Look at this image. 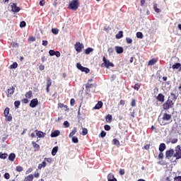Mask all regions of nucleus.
<instances>
[{
  "mask_svg": "<svg viewBox=\"0 0 181 181\" xmlns=\"http://www.w3.org/2000/svg\"><path fill=\"white\" fill-rule=\"evenodd\" d=\"M177 100V97L173 93H170V97H168V100L163 105V110H170V108H173V105H175V101Z\"/></svg>",
  "mask_w": 181,
  "mask_h": 181,
  "instance_id": "obj_1",
  "label": "nucleus"
},
{
  "mask_svg": "<svg viewBox=\"0 0 181 181\" xmlns=\"http://www.w3.org/2000/svg\"><path fill=\"white\" fill-rule=\"evenodd\" d=\"M172 122V115L169 113H163V117L158 119V123L160 125H168Z\"/></svg>",
  "mask_w": 181,
  "mask_h": 181,
  "instance_id": "obj_2",
  "label": "nucleus"
},
{
  "mask_svg": "<svg viewBox=\"0 0 181 181\" xmlns=\"http://www.w3.org/2000/svg\"><path fill=\"white\" fill-rule=\"evenodd\" d=\"M80 5V2L78 0H72L69 5V8L72 11H77L78 9V6Z\"/></svg>",
  "mask_w": 181,
  "mask_h": 181,
  "instance_id": "obj_3",
  "label": "nucleus"
},
{
  "mask_svg": "<svg viewBox=\"0 0 181 181\" xmlns=\"http://www.w3.org/2000/svg\"><path fill=\"white\" fill-rule=\"evenodd\" d=\"M103 63L101 64V67H105L106 69H110V67H114V64L110 60L107 59L105 57H103Z\"/></svg>",
  "mask_w": 181,
  "mask_h": 181,
  "instance_id": "obj_4",
  "label": "nucleus"
},
{
  "mask_svg": "<svg viewBox=\"0 0 181 181\" xmlns=\"http://www.w3.org/2000/svg\"><path fill=\"white\" fill-rule=\"evenodd\" d=\"M174 153V158H175L176 160L181 159V147L180 145L177 146L175 148Z\"/></svg>",
  "mask_w": 181,
  "mask_h": 181,
  "instance_id": "obj_5",
  "label": "nucleus"
},
{
  "mask_svg": "<svg viewBox=\"0 0 181 181\" xmlns=\"http://www.w3.org/2000/svg\"><path fill=\"white\" fill-rule=\"evenodd\" d=\"M74 49L77 53H81V51L84 49V45L80 42H76L74 45Z\"/></svg>",
  "mask_w": 181,
  "mask_h": 181,
  "instance_id": "obj_6",
  "label": "nucleus"
},
{
  "mask_svg": "<svg viewBox=\"0 0 181 181\" xmlns=\"http://www.w3.org/2000/svg\"><path fill=\"white\" fill-rule=\"evenodd\" d=\"M175 155V150L173 148H170L165 151V158L166 159H170L173 156L174 157Z\"/></svg>",
  "mask_w": 181,
  "mask_h": 181,
  "instance_id": "obj_7",
  "label": "nucleus"
},
{
  "mask_svg": "<svg viewBox=\"0 0 181 181\" xmlns=\"http://www.w3.org/2000/svg\"><path fill=\"white\" fill-rule=\"evenodd\" d=\"M91 81H93V78L89 79L88 83L86 84V88L87 90H88L90 88H93V87H95V88L97 87V83H90Z\"/></svg>",
  "mask_w": 181,
  "mask_h": 181,
  "instance_id": "obj_8",
  "label": "nucleus"
},
{
  "mask_svg": "<svg viewBox=\"0 0 181 181\" xmlns=\"http://www.w3.org/2000/svg\"><path fill=\"white\" fill-rule=\"evenodd\" d=\"M58 108L63 109L64 111H65L66 112H69L70 111V108H69V106L64 105L63 103H59Z\"/></svg>",
  "mask_w": 181,
  "mask_h": 181,
  "instance_id": "obj_9",
  "label": "nucleus"
},
{
  "mask_svg": "<svg viewBox=\"0 0 181 181\" xmlns=\"http://www.w3.org/2000/svg\"><path fill=\"white\" fill-rule=\"evenodd\" d=\"M52 86V78L50 77L47 78V93H50V86Z\"/></svg>",
  "mask_w": 181,
  "mask_h": 181,
  "instance_id": "obj_10",
  "label": "nucleus"
},
{
  "mask_svg": "<svg viewBox=\"0 0 181 181\" xmlns=\"http://www.w3.org/2000/svg\"><path fill=\"white\" fill-rule=\"evenodd\" d=\"M39 104V100L37 98L33 99L30 103V107L31 108H35Z\"/></svg>",
  "mask_w": 181,
  "mask_h": 181,
  "instance_id": "obj_11",
  "label": "nucleus"
},
{
  "mask_svg": "<svg viewBox=\"0 0 181 181\" xmlns=\"http://www.w3.org/2000/svg\"><path fill=\"white\" fill-rule=\"evenodd\" d=\"M13 93H15V87L11 86L7 90V97H12Z\"/></svg>",
  "mask_w": 181,
  "mask_h": 181,
  "instance_id": "obj_12",
  "label": "nucleus"
},
{
  "mask_svg": "<svg viewBox=\"0 0 181 181\" xmlns=\"http://www.w3.org/2000/svg\"><path fill=\"white\" fill-rule=\"evenodd\" d=\"M32 145L34 148V152H37V151H40V145L37 144L35 141H32Z\"/></svg>",
  "mask_w": 181,
  "mask_h": 181,
  "instance_id": "obj_13",
  "label": "nucleus"
},
{
  "mask_svg": "<svg viewBox=\"0 0 181 181\" xmlns=\"http://www.w3.org/2000/svg\"><path fill=\"white\" fill-rule=\"evenodd\" d=\"M11 11H12L13 12L18 13V12H19V11H21V8L18 7V6H16V4L13 3V4L11 5Z\"/></svg>",
  "mask_w": 181,
  "mask_h": 181,
  "instance_id": "obj_14",
  "label": "nucleus"
},
{
  "mask_svg": "<svg viewBox=\"0 0 181 181\" xmlns=\"http://www.w3.org/2000/svg\"><path fill=\"white\" fill-rule=\"evenodd\" d=\"M35 133L38 138H45L46 133H43L42 131L35 130Z\"/></svg>",
  "mask_w": 181,
  "mask_h": 181,
  "instance_id": "obj_15",
  "label": "nucleus"
},
{
  "mask_svg": "<svg viewBox=\"0 0 181 181\" xmlns=\"http://www.w3.org/2000/svg\"><path fill=\"white\" fill-rule=\"evenodd\" d=\"M115 49L117 54H121L122 53H124V48L122 47L116 46Z\"/></svg>",
  "mask_w": 181,
  "mask_h": 181,
  "instance_id": "obj_16",
  "label": "nucleus"
},
{
  "mask_svg": "<svg viewBox=\"0 0 181 181\" xmlns=\"http://www.w3.org/2000/svg\"><path fill=\"white\" fill-rule=\"evenodd\" d=\"M59 135H60V131L55 130L51 133L50 136L51 138H56L57 136H59Z\"/></svg>",
  "mask_w": 181,
  "mask_h": 181,
  "instance_id": "obj_17",
  "label": "nucleus"
},
{
  "mask_svg": "<svg viewBox=\"0 0 181 181\" xmlns=\"http://www.w3.org/2000/svg\"><path fill=\"white\" fill-rule=\"evenodd\" d=\"M158 101H160V103H163L165 101V95L162 93H159L156 98Z\"/></svg>",
  "mask_w": 181,
  "mask_h": 181,
  "instance_id": "obj_18",
  "label": "nucleus"
},
{
  "mask_svg": "<svg viewBox=\"0 0 181 181\" xmlns=\"http://www.w3.org/2000/svg\"><path fill=\"white\" fill-rule=\"evenodd\" d=\"M158 62V59L153 58L148 61V66H153V64H156Z\"/></svg>",
  "mask_w": 181,
  "mask_h": 181,
  "instance_id": "obj_19",
  "label": "nucleus"
},
{
  "mask_svg": "<svg viewBox=\"0 0 181 181\" xmlns=\"http://www.w3.org/2000/svg\"><path fill=\"white\" fill-rule=\"evenodd\" d=\"M107 181H117V178L112 174H109L107 175Z\"/></svg>",
  "mask_w": 181,
  "mask_h": 181,
  "instance_id": "obj_20",
  "label": "nucleus"
},
{
  "mask_svg": "<svg viewBox=\"0 0 181 181\" xmlns=\"http://www.w3.org/2000/svg\"><path fill=\"white\" fill-rule=\"evenodd\" d=\"M159 151L160 152H163V151H165V149H166V144H165V143H161L159 145Z\"/></svg>",
  "mask_w": 181,
  "mask_h": 181,
  "instance_id": "obj_21",
  "label": "nucleus"
},
{
  "mask_svg": "<svg viewBox=\"0 0 181 181\" xmlns=\"http://www.w3.org/2000/svg\"><path fill=\"white\" fill-rule=\"evenodd\" d=\"M16 158V155L14 153H11L8 156V159L11 160V162H13Z\"/></svg>",
  "mask_w": 181,
  "mask_h": 181,
  "instance_id": "obj_22",
  "label": "nucleus"
},
{
  "mask_svg": "<svg viewBox=\"0 0 181 181\" xmlns=\"http://www.w3.org/2000/svg\"><path fill=\"white\" fill-rule=\"evenodd\" d=\"M5 117V120L7 122H11V121H12V115L11 114H8V115H4Z\"/></svg>",
  "mask_w": 181,
  "mask_h": 181,
  "instance_id": "obj_23",
  "label": "nucleus"
},
{
  "mask_svg": "<svg viewBox=\"0 0 181 181\" xmlns=\"http://www.w3.org/2000/svg\"><path fill=\"white\" fill-rule=\"evenodd\" d=\"M103 102L98 101V103L95 106V110H100V108L103 107Z\"/></svg>",
  "mask_w": 181,
  "mask_h": 181,
  "instance_id": "obj_24",
  "label": "nucleus"
},
{
  "mask_svg": "<svg viewBox=\"0 0 181 181\" xmlns=\"http://www.w3.org/2000/svg\"><path fill=\"white\" fill-rule=\"evenodd\" d=\"M33 93L32 90H29L28 92L25 93V96L26 98H32Z\"/></svg>",
  "mask_w": 181,
  "mask_h": 181,
  "instance_id": "obj_25",
  "label": "nucleus"
},
{
  "mask_svg": "<svg viewBox=\"0 0 181 181\" xmlns=\"http://www.w3.org/2000/svg\"><path fill=\"white\" fill-rule=\"evenodd\" d=\"M76 132H77V127H74L72 132L69 134V137L71 138V136H74V135H76Z\"/></svg>",
  "mask_w": 181,
  "mask_h": 181,
  "instance_id": "obj_26",
  "label": "nucleus"
},
{
  "mask_svg": "<svg viewBox=\"0 0 181 181\" xmlns=\"http://www.w3.org/2000/svg\"><path fill=\"white\" fill-rule=\"evenodd\" d=\"M57 151H59V147L58 146H55L52 148V156H54L56 155V153H57Z\"/></svg>",
  "mask_w": 181,
  "mask_h": 181,
  "instance_id": "obj_27",
  "label": "nucleus"
},
{
  "mask_svg": "<svg viewBox=\"0 0 181 181\" xmlns=\"http://www.w3.org/2000/svg\"><path fill=\"white\" fill-rule=\"evenodd\" d=\"M124 37V32L119 31L117 35H116V39H121L122 37Z\"/></svg>",
  "mask_w": 181,
  "mask_h": 181,
  "instance_id": "obj_28",
  "label": "nucleus"
},
{
  "mask_svg": "<svg viewBox=\"0 0 181 181\" xmlns=\"http://www.w3.org/2000/svg\"><path fill=\"white\" fill-rule=\"evenodd\" d=\"M93 51H94V49H93L91 47H88L87 49H85V54H90V53H91Z\"/></svg>",
  "mask_w": 181,
  "mask_h": 181,
  "instance_id": "obj_29",
  "label": "nucleus"
},
{
  "mask_svg": "<svg viewBox=\"0 0 181 181\" xmlns=\"http://www.w3.org/2000/svg\"><path fill=\"white\" fill-rule=\"evenodd\" d=\"M153 9L156 13H159L160 12V9L158 8V4L156 3L153 4Z\"/></svg>",
  "mask_w": 181,
  "mask_h": 181,
  "instance_id": "obj_30",
  "label": "nucleus"
},
{
  "mask_svg": "<svg viewBox=\"0 0 181 181\" xmlns=\"http://www.w3.org/2000/svg\"><path fill=\"white\" fill-rule=\"evenodd\" d=\"M105 119L107 122H111V121H112V115H107L105 117Z\"/></svg>",
  "mask_w": 181,
  "mask_h": 181,
  "instance_id": "obj_31",
  "label": "nucleus"
},
{
  "mask_svg": "<svg viewBox=\"0 0 181 181\" xmlns=\"http://www.w3.org/2000/svg\"><path fill=\"white\" fill-rule=\"evenodd\" d=\"M141 88V83H137L134 85V89L136 91H139V89Z\"/></svg>",
  "mask_w": 181,
  "mask_h": 181,
  "instance_id": "obj_32",
  "label": "nucleus"
},
{
  "mask_svg": "<svg viewBox=\"0 0 181 181\" xmlns=\"http://www.w3.org/2000/svg\"><path fill=\"white\" fill-rule=\"evenodd\" d=\"M46 161H42V163L38 165V169H42V168H46Z\"/></svg>",
  "mask_w": 181,
  "mask_h": 181,
  "instance_id": "obj_33",
  "label": "nucleus"
},
{
  "mask_svg": "<svg viewBox=\"0 0 181 181\" xmlns=\"http://www.w3.org/2000/svg\"><path fill=\"white\" fill-rule=\"evenodd\" d=\"M136 37L138 39H144V34L141 32L136 33Z\"/></svg>",
  "mask_w": 181,
  "mask_h": 181,
  "instance_id": "obj_34",
  "label": "nucleus"
},
{
  "mask_svg": "<svg viewBox=\"0 0 181 181\" xmlns=\"http://www.w3.org/2000/svg\"><path fill=\"white\" fill-rule=\"evenodd\" d=\"M20 105H21V101L16 100L14 102V107H15V108H16V109L19 108Z\"/></svg>",
  "mask_w": 181,
  "mask_h": 181,
  "instance_id": "obj_35",
  "label": "nucleus"
},
{
  "mask_svg": "<svg viewBox=\"0 0 181 181\" xmlns=\"http://www.w3.org/2000/svg\"><path fill=\"white\" fill-rule=\"evenodd\" d=\"M8 158V153H0V159H6Z\"/></svg>",
  "mask_w": 181,
  "mask_h": 181,
  "instance_id": "obj_36",
  "label": "nucleus"
},
{
  "mask_svg": "<svg viewBox=\"0 0 181 181\" xmlns=\"http://www.w3.org/2000/svg\"><path fill=\"white\" fill-rule=\"evenodd\" d=\"M88 134V129L87 128H82V135L86 136Z\"/></svg>",
  "mask_w": 181,
  "mask_h": 181,
  "instance_id": "obj_37",
  "label": "nucleus"
},
{
  "mask_svg": "<svg viewBox=\"0 0 181 181\" xmlns=\"http://www.w3.org/2000/svg\"><path fill=\"white\" fill-rule=\"evenodd\" d=\"M112 144L113 145H117V146H119V141H118V139H114L112 140Z\"/></svg>",
  "mask_w": 181,
  "mask_h": 181,
  "instance_id": "obj_38",
  "label": "nucleus"
},
{
  "mask_svg": "<svg viewBox=\"0 0 181 181\" xmlns=\"http://www.w3.org/2000/svg\"><path fill=\"white\" fill-rule=\"evenodd\" d=\"M130 105L131 107H136V100L132 99Z\"/></svg>",
  "mask_w": 181,
  "mask_h": 181,
  "instance_id": "obj_39",
  "label": "nucleus"
},
{
  "mask_svg": "<svg viewBox=\"0 0 181 181\" xmlns=\"http://www.w3.org/2000/svg\"><path fill=\"white\" fill-rule=\"evenodd\" d=\"M11 110V109H9V107H6L4 112V115H9V111Z\"/></svg>",
  "mask_w": 181,
  "mask_h": 181,
  "instance_id": "obj_40",
  "label": "nucleus"
},
{
  "mask_svg": "<svg viewBox=\"0 0 181 181\" xmlns=\"http://www.w3.org/2000/svg\"><path fill=\"white\" fill-rule=\"evenodd\" d=\"M52 32L54 35H59V29L52 28Z\"/></svg>",
  "mask_w": 181,
  "mask_h": 181,
  "instance_id": "obj_41",
  "label": "nucleus"
},
{
  "mask_svg": "<svg viewBox=\"0 0 181 181\" xmlns=\"http://www.w3.org/2000/svg\"><path fill=\"white\" fill-rule=\"evenodd\" d=\"M16 170L17 172H23V168L21 165H18L16 168Z\"/></svg>",
  "mask_w": 181,
  "mask_h": 181,
  "instance_id": "obj_42",
  "label": "nucleus"
},
{
  "mask_svg": "<svg viewBox=\"0 0 181 181\" xmlns=\"http://www.w3.org/2000/svg\"><path fill=\"white\" fill-rule=\"evenodd\" d=\"M72 142H74V144H78V138H77V136H73Z\"/></svg>",
  "mask_w": 181,
  "mask_h": 181,
  "instance_id": "obj_43",
  "label": "nucleus"
},
{
  "mask_svg": "<svg viewBox=\"0 0 181 181\" xmlns=\"http://www.w3.org/2000/svg\"><path fill=\"white\" fill-rule=\"evenodd\" d=\"M18 68V63L13 62V64L10 66V69H17Z\"/></svg>",
  "mask_w": 181,
  "mask_h": 181,
  "instance_id": "obj_44",
  "label": "nucleus"
},
{
  "mask_svg": "<svg viewBox=\"0 0 181 181\" xmlns=\"http://www.w3.org/2000/svg\"><path fill=\"white\" fill-rule=\"evenodd\" d=\"M64 128H69L70 127V123L69 122V121H64Z\"/></svg>",
  "mask_w": 181,
  "mask_h": 181,
  "instance_id": "obj_45",
  "label": "nucleus"
},
{
  "mask_svg": "<svg viewBox=\"0 0 181 181\" xmlns=\"http://www.w3.org/2000/svg\"><path fill=\"white\" fill-rule=\"evenodd\" d=\"M81 71H83L84 73H86V74H88V73L90 71V69L88 68L83 67Z\"/></svg>",
  "mask_w": 181,
  "mask_h": 181,
  "instance_id": "obj_46",
  "label": "nucleus"
},
{
  "mask_svg": "<svg viewBox=\"0 0 181 181\" xmlns=\"http://www.w3.org/2000/svg\"><path fill=\"white\" fill-rule=\"evenodd\" d=\"M76 104V100H74V98H71L70 100V105H71V107L74 106V105Z\"/></svg>",
  "mask_w": 181,
  "mask_h": 181,
  "instance_id": "obj_47",
  "label": "nucleus"
},
{
  "mask_svg": "<svg viewBox=\"0 0 181 181\" xmlns=\"http://www.w3.org/2000/svg\"><path fill=\"white\" fill-rule=\"evenodd\" d=\"M119 175H121V176L125 175V170L122 169V168H120L119 170Z\"/></svg>",
  "mask_w": 181,
  "mask_h": 181,
  "instance_id": "obj_48",
  "label": "nucleus"
},
{
  "mask_svg": "<svg viewBox=\"0 0 181 181\" xmlns=\"http://www.w3.org/2000/svg\"><path fill=\"white\" fill-rule=\"evenodd\" d=\"M76 67H77V69H78V70H81V71L82 70V69L84 68V66H81V64H80V63L76 64Z\"/></svg>",
  "mask_w": 181,
  "mask_h": 181,
  "instance_id": "obj_49",
  "label": "nucleus"
},
{
  "mask_svg": "<svg viewBox=\"0 0 181 181\" xmlns=\"http://www.w3.org/2000/svg\"><path fill=\"white\" fill-rule=\"evenodd\" d=\"M11 177V175H9V173H6L4 174V179H6V180H8V179H10Z\"/></svg>",
  "mask_w": 181,
  "mask_h": 181,
  "instance_id": "obj_50",
  "label": "nucleus"
},
{
  "mask_svg": "<svg viewBox=\"0 0 181 181\" xmlns=\"http://www.w3.org/2000/svg\"><path fill=\"white\" fill-rule=\"evenodd\" d=\"M107 52L109 53V54H112V53H114V48L112 47L108 48Z\"/></svg>",
  "mask_w": 181,
  "mask_h": 181,
  "instance_id": "obj_51",
  "label": "nucleus"
},
{
  "mask_svg": "<svg viewBox=\"0 0 181 181\" xmlns=\"http://www.w3.org/2000/svg\"><path fill=\"white\" fill-rule=\"evenodd\" d=\"M104 129H105V131H110V130L111 129V127H110V125H108V124H105V125L104 126Z\"/></svg>",
  "mask_w": 181,
  "mask_h": 181,
  "instance_id": "obj_52",
  "label": "nucleus"
},
{
  "mask_svg": "<svg viewBox=\"0 0 181 181\" xmlns=\"http://www.w3.org/2000/svg\"><path fill=\"white\" fill-rule=\"evenodd\" d=\"M25 26H26V22L25 21H21L20 23V28H25Z\"/></svg>",
  "mask_w": 181,
  "mask_h": 181,
  "instance_id": "obj_53",
  "label": "nucleus"
},
{
  "mask_svg": "<svg viewBox=\"0 0 181 181\" xmlns=\"http://www.w3.org/2000/svg\"><path fill=\"white\" fill-rule=\"evenodd\" d=\"M28 40H29V42H35L36 38L33 36H30V37H29Z\"/></svg>",
  "mask_w": 181,
  "mask_h": 181,
  "instance_id": "obj_54",
  "label": "nucleus"
},
{
  "mask_svg": "<svg viewBox=\"0 0 181 181\" xmlns=\"http://www.w3.org/2000/svg\"><path fill=\"white\" fill-rule=\"evenodd\" d=\"M126 42L128 45H131V43H132V40L129 37H127L126 38Z\"/></svg>",
  "mask_w": 181,
  "mask_h": 181,
  "instance_id": "obj_55",
  "label": "nucleus"
},
{
  "mask_svg": "<svg viewBox=\"0 0 181 181\" xmlns=\"http://www.w3.org/2000/svg\"><path fill=\"white\" fill-rule=\"evenodd\" d=\"M100 136H101V138H105V136L107 135V132H104V131H102L101 132H100Z\"/></svg>",
  "mask_w": 181,
  "mask_h": 181,
  "instance_id": "obj_56",
  "label": "nucleus"
},
{
  "mask_svg": "<svg viewBox=\"0 0 181 181\" xmlns=\"http://www.w3.org/2000/svg\"><path fill=\"white\" fill-rule=\"evenodd\" d=\"M163 151H160V153L158 154V158L163 159Z\"/></svg>",
  "mask_w": 181,
  "mask_h": 181,
  "instance_id": "obj_57",
  "label": "nucleus"
},
{
  "mask_svg": "<svg viewBox=\"0 0 181 181\" xmlns=\"http://www.w3.org/2000/svg\"><path fill=\"white\" fill-rule=\"evenodd\" d=\"M55 52H56L54 50L51 49V50L49 51V56H54Z\"/></svg>",
  "mask_w": 181,
  "mask_h": 181,
  "instance_id": "obj_58",
  "label": "nucleus"
},
{
  "mask_svg": "<svg viewBox=\"0 0 181 181\" xmlns=\"http://www.w3.org/2000/svg\"><path fill=\"white\" fill-rule=\"evenodd\" d=\"M22 103H23V104H28V103H29V100H28V98L22 99Z\"/></svg>",
  "mask_w": 181,
  "mask_h": 181,
  "instance_id": "obj_59",
  "label": "nucleus"
},
{
  "mask_svg": "<svg viewBox=\"0 0 181 181\" xmlns=\"http://www.w3.org/2000/svg\"><path fill=\"white\" fill-rule=\"evenodd\" d=\"M174 181H181V176H176L174 177Z\"/></svg>",
  "mask_w": 181,
  "mask_h": 181,
  "instance_id": "obj_60",
  "label": "nucleus"
},
{
  "mask_svg": "<svg viewBox=\"0 0 181 181\" xmlns=\"http://www.w3.org/2000/svg\"><path fill=\"white\" fill-rule=\"evenodd\" d=\"M130 117H132V118H135V110L130 112Z\"/></svg>",
  "mask_w": 181,
  "mask_h": 181,
  "instance_id": "obj_61",
  "label": "nucleus"
},
{
  "mask_svg": "<svg viewBox=\"0 0 181 181\" xmlns=\"http://www.w3.org/2000/svg\"><path fill=\"white\" fill-rule=\"evenodd\" d=\"M45 160H46V162H48V163H52V158H45Z\"/></svg>",
  "mask_w": 181,
  "mask_h": 181,
  "instance_id": "obj_62",
  "label": "nucleus"
},
{
  "mask_svg": "<svg viewBox=\"0 0 181 181\" xmlns=\"http://www.w3.org/2000/svg\"><path fill=\"white\" fill-rule=\"evenodd\" d=\"M45 4H46V1L45 0H40V6H45Z\"/></svg>",
  "mask_w": 181,
  "mask_h": 181,
  "instance_id": "obj_63",
  "label": "nucleus"
},
{
  "mask_svg": "<svg viewBox=\"0 0 181 181\" xmlns=\"http://www.w3.org/2000/svg\"><path fill=\"white\" fill-rule=\"evenodd\" d=\"M54 56H56L57 57H60V52L59 51L55 52Z\"/></svg>",
  "mask_w": 181,
  "mask_h": 181,
  "instance_id": "obj_64",
  "label": "nucleus"
}]
</instances>
